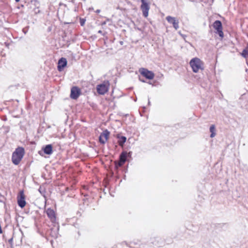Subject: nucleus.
<instances>
[{
  "mask_svg": "<svg viewBox=\"0 0 248 248\" xmlns=\"http://www.w3.org/2000/svg\"><path fill=\"white\" fill-rule=\"evenodd\" d=\"M25 154V150L23 147L17 148L12 154V160L15 165H18L22 159Z\"/></svg>",
  "mask_w": 248,
  "mask_h": 248,
  "instance_id": "obj_1",
  "label": "nucleus"
},
{
  "mask_svg": "<svg viewBox=\"0 0 248 248\" xmlns=\"http://www.w3.org/2000/svg\"><path fill=\"white\" fill-rule=\"evenodd\" d=\"M189 64L194 73H197L199 70L203 69L202 62L198 58H194L191 60Z\"/></svg>",
  "mask_w": 248,
  "mask_h": 248,
  "instance_id": "obj_2",
  "label": "nucleus"
},
{
  "mask_svg": "<svg viewBox=\"0 0 248 248\" xmlns=\"http://www.w3.org/2000/svg\"><path fill=\"white\" fill-rule=\"evenodd\" d=\"M109 86V83L108 81H105L103 83L97 86V92L100 94H104L108 91Z\"/></svg>",
  "mask_w": 248,
  "mask_h": 248,
  "instance_id": "obj_3",
  "label": "nucleus"
},
{
  "mask_svg": "<svg viewBox=\"0 0 248 248\" xmlns=\"http://www.w3.org/2000/svg\"><path fill=\"white\" fill-rule=\"evenodd\" d=\"M139 72L143 77L148 79H152L155 77L154 73L144 68H141L139 69Z\"/></svg>",
  "mask_w": 248,
  "mask_h": 248,
  "instance_id": "obj_4",
  "label": "nucleus"
},
{
  "mask_svg": "<svg viewBox=\"0 0 248 248\" xmlns=\"http://www.w3.org/2000/svg\"><path fill=\"white\" fill-rule=\"evenodd\" d=\"M213 26L214 28L217 31V33L221 37L224 36V34L222 31V25L220 21L216 20L213 23Z\"/></svg>",
  "mask_w": 248,
  "mask_h": 248,
  "instance_id": "obj_5",
  "label": "nucleus"
},
{
  "mask_svg": "<svg viewBox=\"0 0 248 248\" xmlns=\"http://www.w3.org/2000/svg\"><path fill=\"white\" fill-rule=\"evenodd\" d=\"M17 203L18 206L22 208L24 207L26 205V202L23 191H20L19 193L17 196Z\"/></svg>",
  "mask_w": 248,
  "mask_h": 248,
  "instance_id": "obj_6",
  "label": "nucleus"
},
{
  "mask_svg": "<svg viewBox=\"0 0 248 248\" xmlns=\"http://www.w3.org/2000/svg\"><path fill=\"white\" fill-rule=\"evenodd\" d=\"M141 9L142 12L143 16L146 17L148 16V12L150 9L148 3L145 0H141Z\"/></svg>",
  "mask_w": 248,
  "mask_h": 248,
  "instance_id": "obj_7",
  "label": "nucleus"
},
{
  "mask_svg": "<svg viewBox=\"0 0 248 248\" xmlns=\"http://www.w3.org/2000/svg\"><path fill=\"white\" fill-rule=\"evenodd\" d=\"M166 18L169 23L172 24L173 27L176 30L179 28V21L175 17L168 16Z\"/></svg>",
  "mask_w": 248,
  "mask_h": 248,
  "instance_id": "obj_8",
  "label": "nucleus"
},
{
  "mask_svg": "<svg viewBox=\"0 0 248 248\" xmlns=\"http://www.w3.org/2000/svg\"><path fill=\"white\" fill-rule=\"evenodd\" d=\"M80 94V90L77 87H73L71 89L70 97L72 99H77Z\"/></svg>",
  "mask_w": 248,
  "mask_h": 248,
  "instance_id": "obj_9",
  "label": "nucleus"
},
{
  "mask_svg": "<svg viewBox=\"0 0 248 248\" xmlns=\"http://www.w3.org/2000/svg\"><path fill=\"white\" fill-rule=\"evenodd\" d=\"M109 132L108 130H105L100 134L99 140V141L102 144L106 143L108 138Z\"/></svg>",
  "mask_w": 248,
  "mask_h": 248,
  "instance_id": "obj_10",
  "label": "nucleus"
},
{
  "mask_svg": "<svg viewBox=\"0 0 248 248\" xmlns=\"http://www.w3.org/2000/svg\"><path fill=\"white\" fill-rule=\"evenodd\" d=\"M67 60L64 58H61L58 62L57 69L59 71H62L67 65Z\"/></svg>",
  "mask_w": 248,
  "mask_h": 248,
  "instance_id": "obj_11",
  "label": "nucleus"
},
{
  "mask_svg": "<svg viewBox=\"0 0 248 248\" xmlns=\"http://www.w3.org/2000/svg\"><path fill=\"white\" fill-rule=\"evenodd\" d=\"M127 153L125 152H123L121 153L120 156V159L118 163H116L117 167H121L123 166L126 160Z\"/></svg>",
  "mask_w": 248,
  "mask_h": 248,
  "instance_id": "obj_12",
  "label": "nucleus"
},
{
  "mask_svg": "<svg viewBox=\"0 0 248 248\" xmlns=\"http://www.w3.org/2000/svg\"><path fill=\"white\" fill-rule=\"evenodd\" d=\"M46 212L47 217L51 220V221L53 222H54L56 219L54 211L51 208H48L46 210Z\"/></svg>",
  "mask_w": 248,
  "mask_h": 248,
  "instance_id": "obj_13",
  "label": "nucleus"
},
{
  "mask_svg": "<svg viewBox=\"0 0 248 248\" xmlns=\"http://www.w3.org/2000/svg\"><path fill=\"white\" fill-rule=\"evenodd\" d=\"M43 150L46 154L49 155L52 153V146L51 144L46 145Z\"/></svg>",
  "mask_w": 248,
  "mask_h": 248,
  "instance_id": "obj_14",
  "label": "nucleus"
},
{
  "mask_svg": "<svg viewBox=\"0 0 248 248\" xmlns=\"http://www.w3.org/2000/svg\"><path fill=\"white\" fill-rule=\"evenodd\" d=\"M126 138L124 136H121L119 138L118 143L120 146H123L125 142Z\"/></svg>",
  "mask_w": 248,
  "mask_h": 248,
  "instance_id": "obj_15",
  "label": "nucleus"
},
{
  "mask_svg": "<svg viewBox=\"0 0 248 248\" xmlns=\"http://www.w3.org/2000/svg\"><path fill=\"white\" fill-rule=\"evenodd\" d=\"M210 132L211 133L210 135L211 138H213L215 136V126L214 125H212L210 127Z\"/></svg>",
  "mask_w": 248,
  "mask_h": 248,
  "instance_id": "obj_16",
  "label": "nucleus"
},
{
  "mask_svg": "<svg viewBox=\"0 0 248 248\" xmlns=\"http://www.w3.org/2000/svg\"><path fill=\"white\" fill-rule=\"evenodd\" d=\"M241 54L244 58H248V48L244 49Z\"/></svg>",
  "mask_w": 248,
  "mask_h": 248,
  "instance_id": "obj_17",
  "label": "nucleus"
},
{
  "mask_svg": "<svg viewBox=\"0 0 248 248\" xmlns=\"http://www.w3.org/2000/svg\"><path fill=\"white\" fill-rule=\"evenodd\" d=\"M85 23V20H84L83 19L80 20V24L81 26H83Z\"/></svg>",
  "mask_w": 248,
  "mask_h": 248,
  "instance_id": "obj_18",
  "label": "nucleus"
},
{
  "mask_svg": "<svg viewBox=\"0 0 248 248\" xmlns=\"http://www.w3.org/2000/svg\"><path fill=\"white\" fill-rule=\"evenodd\" d=\"M139 79H140V81H141V82H145V81H144V80H142V79L140 78V77L139 78Z\"/></svg>",
  "mask_w": 248,
  "mask_h": 248,
  "instance_id": "obj_19",
  "label": "nucleus"
},
{
  "mask_svg": "<svg viewBox=\"0 0 248 248\" xmlns=\"http://www.w3.org/2000/svg\"><path fill=\"white\" fill-rule=\"evenodd\" d=\"M96 12L97 13H100V10H97L96 11Z\"/></svg>",
  "mask_w": 248,
  "mask_h": 248,
  "instance_id": "obj_20",
  "label": "nucleus"
},
{
  "mask_svg": "<svg viewBox=\"0 0 248 248\" xmlns=\"http://www.w3.org/2000/svg\"><path fill=\"white\" fill-rule=\"evenodd\" d=\"M98 33H101H101H102V31H101V30H99V31H98Z\"/></svg>",
  "mask_w": 248,
  "mask_h": 248,
  "instance_id": "obj_21",
  "label": "nucleus"
},
{
  "mask_svg": "<svg viewBox=\"0 0 248 248\" xmlns=\"http://www.w3.org/2000/svg\"><path fill=\"white\" fill-rule=\"evenodd\" d=\"M20 0H15L16 2H19Z\"/></svg>",
  "mask_w": 248,
  "mask_h": 248,
  "instance_id": "obj_22",
  "label": "nucleus"
},
{
  "mask_svg": "<svg viewBox=\"0 0 248 248\" xmlns=\"http://www.w3.org/2000/svg\"><path fill=\"white\" fill-rule=\"evenodd\" d=\"M148 104H150V101H149V100L148 101Z\"/></svg>",
  "mask_w": 248,
  "mask_h": 248,
  "instance_id": "obj_23",
  "label": "nucleus"
}]
</instances>
